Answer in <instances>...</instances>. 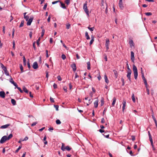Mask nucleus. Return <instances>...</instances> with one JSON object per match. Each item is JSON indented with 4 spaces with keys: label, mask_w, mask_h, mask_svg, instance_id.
Here are the masks:
<instances>
[{
    "label": "nucleus",
    "mask_w": 157,
    "mask_h": 157,
    "mask_svg": "<svg viewBox=\"0 0 157 157\" xmlns=\"http://www.w3.org/2000/svg\"><path fill=\"white\" fill-rule=\"evenodd\" d=\"M24 23V20L22 21H21V24L19 26V27L21 28V27H22L23 26Z\"/></svg>",
    "instance_id": "obj_31"
},
{
    "label": "nucleus",
    "mask_w": 157,
    "mask_h": 157,
    "mask_svg": "<svg viewBox=\"0 0 157 157\" xmlns=\"http://www.w3.org/2000/svg\"><path fill=\"white\" fill-rule=\"evenodd\" d=\"M1 67L4 71L7 70L6 67H5L2 63L1 64Z\"/></svg>",
    "instance_id": "obj_16"
},
{
    "label": "nucleus",
    "mask_w": 157,
    "mask_h": 157,
    "mask_svg": "<svg viewBox=\"0 0 157 157\" xmlns=\"http://www.w3.org/2000/svg\"><path fill=\"white\" fill-rule=\"evenodd\" d=\"M53 87L55 89H56L57 88V85L55 83H54L53 85Z\"/></svg>",
    "instance_id": "obj_56"
},
{
    "label": "nucleus",
    "mask_w": 157,
    "mask_h": 157,
    "mask_svg": "<svg viewBox=\"0 0 157 157\" xmlns=\"http://www.w3.org/2000/svg\"><path fill=\"white\" fill-rule=\"evenodd\" d=\"M71 67L72 68L73 70L74 71H75L76 70V67L75 64L73 63L71 66Z\"/></svg>",
    "instance_id": "obj_8"
},
{
    "label": "nucleus",
    "mask_w": 157,
    "mask_h": 157,
    "mask_svg": "<svg viewBox=\"0 0 157 157\" xmlns=\"http://www.w3.org/2000/svg\"><path fill=\"white\" fill-rule=\"evenodd\" d=\"M110 44V41L109 39H106V42L105 43V46L106 49L107 51L109 49V45Z\"/></svg>",
    "instance_id": "obj_3"
},
{
    "label": "nucleus",
    "mask_w": 157,
    "mask_h": 157,
    "mask_svg": "<svg viewBox=\"0 0 157 157\" xmlns=\"http://www.w3.org/2000/svg\"><path fill=\"white\" fill-rule=\"evenodd\" d=\"M63 89L66 92H67V87L66 86H65L63 87Z\"/></svg>",
    "instance_id": "obj_50"
},
{
    "label": "nucleus",
    "mask_w": 157,
    "mask_h": 157,
    "mask_svg": "<svg viewBox=\"0 0 157 157\" xmlns=\"http://www.w3.org/2000/svg\"><path fill=\"white\" fill-rule=\"evenodd\" d=\"M121 81L122 82V86H124V79L123 78H121Z\"/></svg>",
    "instance_id": "obj_37"
},
{
    "label": "nucleus",
    "mask_w": 157,
    "mask_h": 157,
    "mask_svg": "<svg viewBox=\"0 0 157 157\" xmlns=\"http://www.w3.org/2000/svg\"><path fill=\"white\" fill-rule=\"evenodd\" d=\"M145 87L147 86V80L146 79L143 80Z\"/></svg>",
    "instance_id": "obj_40"
},
{
    "label": "nucleus",
    "mask_w": 157,
    "mask_h": 157,
    "mask_svg": "<svg viewBox=\"0 0 157 157\" xmlns=\"http://www.w3.org/2000/svg\"><path fill=\"white\" fill-rule=\"evenodd\" d=\"M66 28L67 29H70V28L71 27V25H70V24L69 23L66 24Z\"/></svg>",
    "instance_id": "obj_32"
},
{
    "label": "nucleus",
    "mask_w": 157,
    "mask_h": 157,
    "mask_svg": "<svg viewBox=\"0 0 157 157\" xmlns=\"http://www.w3.org/2000/svg\"><path fill=\"white\" fill-rule=\"evenodd\" d=\"M46 57L47 58L49 56L48 55V51L47 50H46Z\"/></svg>",
    "instance_id": "obj_59"
},
{
    "label": "nucleus",
    "mask_w": 157,
    "mask_h": 157,
    "mask_svg": "<svg viewBox=\"0 0 157 157\" xmlns=\"http://www.w3.org/2000/svg\"><path fill=\"white\" fill-rule=\"evenodd\" d=\"M116 101V98H114L113 99V101L112 103V105L113 106H114L115 104Z\"/></svg>",
    "instance_id": "obj_25"
},
{
    "label": "nucleus",
    "mask_w": 157,
    "mask_h": 157,
    "mask_svg": "<svg viewBox=\"0 0 157 157\" xmlns=\"http://www.w3.org/2000/svg\"><path fill=\"white\" fill-rule=\"evenodd\" d=\"M40 40V37H39L38 39L36 41V43L38 46H39V42Z\"/></svg>",
    "instance_id": "obj_46"
},
{
    "label": "nucleus",
    "mask_w": 157,
    "mask_h": 157,
    "mask_svg": "<svg viewBox=\"0 0 157 157\" xmlns=\"http://www.w3.org/2000/svg\"><path fill=\"white\" fill-rule=\"evenodd\" d=\"M60 2L61 4V7L64 9H66V6H65V4L61 2Z\"/></svg>",
    "instance_id": "obj_24"
},
{
    "label": "nucleus",
    "mask_w": 157,
    "mask_h": 157,
    "mask_svg": "<svg viewBox=\"0 0 157 157\" xmlns=\"http://www.w3.org/2000/svg\"><path fill=\"white\" fill-rule=\"evenodd\" d=\"M4 73L6 75L8 76H9V72L7 70L6 71H4Z\"/></svg>",
    "instance_id": "obj_43"
},
{
    "label": "nucleus",
    "mask_w": 157,
    "mask_h": 157,
    "mask_svg": "<svg viewBox=\"0 0 157 157\" xmlns=\"http://www.w3.org/2000/svg\"><path fill=\"white\" fill-rule=\"evenodd\" d=\"M33 67L35 69H36L38 68V65L36 62H35L33 63Z\"/></svg>",
    "instance_id": "obj_9"
},
{
    "label": "nucleus",
    "mask_w": 157,
    "mask_h": 157,
    "mask_svg": "<svg viewBox=\"0 0 157 157\" xmlns=\"http://www.w3.org/2000/svg\"><path fill=\"white\" fill-rule=\"evenodd\" d=\"M33 35V32H32L31 31L30 32L29 34V36L30 38H31L32 37V36Z\"/></svg>",
    "instance_id": "obj_57"
},
{
    "label": "nucleus",
    "mask_w": 157,
    "mask_h": 157,
    "mask_svg": "<svg viewBox=\"0 0 157 157\" xmlns=\"http://www.w3.org/2000/svg\"><path fill=\"white\" fill-rule=\"evenodd\" d=\"M47 3H46L44 7H43V9L44 10H45L46 9V8H47Z\"/></svg>",
    "instance_id": "obj_61"
},
{
    "label": "nucleus",
    "mask_w": 157,
    "mask_h": 157,
    "mask_svg": "<svg viewBox=\"0 0 157 157\" xmlns=\"http://www.w3.org/2000/svg\"><path fill=\"white\" fill-rule=\"evenodd\" d=\"M13 48L14 49H15V41L14 40L13 41Z\"/></svg>",
    "instance_id": "obj_49"
},
{
    "label": "nucleus",
    "mask_w": 157,
    "mask_h": 157,
    "mask_svg": "<svg viewBox=\"0 0 157 157\" xmlns=\"http://www.w3.org/2000/svg\"><path fill=\"white\" fill-rule=\"evenodd\" d=\"M60 2L59 1H56L53 2H52V4H55L58 3V2Z\"/></svg>",
    "instance_id": "obj_60"
},
{
    "label": "nucleus",
    "mask_w": 157,
    "mask_h": 157,
    "mask_svg": "<svg viewBox=\"0 0 157 157\" xmlns=\"http://www.w3.org/2000/svg\"><path fill=\"white\" fill-rule=\"evenodd\" d=\"M27 65H28V67L29 69H30L31 68V67L30 65V64L29 61L27 62Z\"/></svg>",
    "instance_id": "obj_48"
},
{
    "label": "nucleus",
    "mask_w": 157,
    "mask_h": 157,
    "mask_svg": "<svg viewBox=\"0 0 157 157\" xmlns=\"http://www.w3.org/2000/svg\"><path fill=\"white\" fill-rule=\"evenodd\" d=\"M146 90H147V94L149 95V94H150L149 90V89H148L147 86L146 87Z\"/></svg>",
    "instance_id": "obj_55"
},
{
    "label": "nucleus",
    "mask_w": 157,
    "mask_h": 157,
    "mask_svg": "<svg viewBox=\"0 0 157 157\" xmlns=\"http://www.w3.org/2000/svg\"><path fill=\"white\" fill-rule=\"evenodd\" d=\"M10 124H8L4 125H2L1 127V128H6L10 126Z\"/></svg>",
    "instance_id": "obj_15"
},
{
    "label": "nucleus",
    "mask_w": 157,
    "mask_h": 157,
    "mask_svg": "<svg viewBox=\"0 0 157 157\" xmlns=\"http://www.w3.org/2000/svg\"><path fill=\"white\" fill-rule=\"evenodd\" d=\"M104 78L105 80V81L106 82V83L108 84L109 82V81L106 75H104Z\"/></svg>",
    "instance_id": "obj_18"
},
{
    "label": "nucleus",
    "mask_w": 157,
    "mask_h": 157,
    "mask_svg": "<svg viewBox=\"0 0 157 157\" xmlns=\"http://www.w3.org/2000/svg\"><path fill=\"white\" fill-rule=\"evenodd\" d=\"M10 82H11L12 84H13L15 82L13 80V78L11 77L10 79Z\"/></svg>",
    "instance_id": "obj_38"
},
{
    "label": "nucleus",
    "mask_w": 157,
    "mask_h": 157,
    "mask_svg": "<svg viewBox=\"0 0 157 157\" xmlns=\"http://www.w3.org/2000/svg\"><path fill=\"white\" fill-rule=\"evenodd\" d=\"M22 147L21 146H19L18 148L15 151V153H17L19 151L21 148Z\"/></svg>",
    "instance_id": "obj_34"
},
{
    "label": "nucleus",
    "mask_w": 157,
    "mask_h": 157,
    "mask_svg": "<svg viewBox=\"0 0 157 157\" xmlns=\"http://www.w3.org/2000/svg\"><path fill=\"white\" fill-rule=\"evenodd\" d=\"M20 68L21 70V73L23 72V67L22 66V65L21 64L20 65Z\"/></svg>",
    "instance_id": "obj_35"
},
{
    "label": "nucleus",
    "mask_w": 157,
    "mask_h": 157,
    "mask_svg": "<svg viewBox=\"0 0 157 157\" xmlns=\"http://www.w3.org/2000/svg\"><path fill=\"white\" fill-rule=\"evenodd\" d=\"M35 42H34L33 43V47L34 49V50H36V48L35 47Z\"/></svg>",
    "instance_id": "obj_54"
},
{
    "label": "nucleus",
    "mask_w": 157,
    "mask_h": 157,
    "mask_svg": "<svg viewBox=\"0 0 157 157\" xmlns=\"http://www.w3.org/2000/svg\"><path fill=\"white\" fill-rule=\"evenodd\" d=\"M57 78L59 81H61L62 80L61 78L60 75L58 76Z\"/></svg>",
    "instance_id": "obj_53"
},
{
    "label": "nucleus",
    "mask_w": 157,
    "mask_h": 157,
    "mask_svg": "<svg viewBox=\"0 0 157 157\" xmlns=\"http://www.w3.org/2000/svg\"><path fill=\"white\" fill-rule=\"evenodd\" d=\"M13 135L12 134H10L7 137V139L8 140H9L12 138L13 137Z\"/></svg>",
    "instance_id": "obj_29"
},
{
    "label": "nucleus",
    "mask_w": 157,
    "mask_h": 157,
    "mask_svg": "<svg viewBox=\"0 0 157 157\" xmlns=\"http://www.w3.org/2000/svg\"><path fill=\"white\" fill-rule=\"evenodd\" d=\"M45 31L44 29H42V30L41 34V37H42L44 34Z\"/></svg>",
    "instance_id": "obj_36"
},
{
    "label": "nucleus",
    "mask_w": 157,
    "mask_h": 157,
    "mask_svg": "<svg viewBox=\"0 0 157 157\" xmlns=\"http://www.w3.org/2000/svg\"><path fill=\"white\" fill-rule=\"evenodd\" d=\"M66 150L68 151H69L71 149V148L69 146H67L65 147Z\"/></svg>",
    "instance_id": "obj_30"
},
{
    "label": "nucleus",
    "mask_w": 157,
    "mask_h": 157,
    "mask_svg": "<svg viewBox=\"0 0 157 157\" xmlns=\"http://www.w3.org/2000/svg\"><path fill=\"white\" fill-rule=\"evenodd\" d=\"M17 88L18 89V90L21 93H22L23 92V91L22 90H21V88L20 87H18Z\"/></svg>",
    "instance_id": "obj_51"
},
{
    "label": "nucleus",
    "mask_w": 157,
    "mask_h": 157,
    "mask_svg": "<svg viewBox=\"0 0 157 157\" xmlns=\"http://www.w3.org/2000/svg\"><path fill=\"white\" fill-rule=\"evenodd\" d=\"M129 44L131 48H132L133 46H134V43L132 40H131L129 41Z\"/></svg>",
    "instance_id": "obj_13"
},
{
    "label": "nucleus",
    "mask_w": 157,
    "mask_h": 157,
    "mask_svg": "<svg viewBox=\"0 0 157 157\" xmlns=\"http://www.w3.org/2000/svg\"><path fill=\"white\" fill-rule=\"evenodd\" d=\"M70 0H65V2L67 5H68L70 3Z\"/></svg>",
    "instance_id": "obj_44"
},
{
    "label": "nucleus",
    "mask_w": 157,
    "mask_h": 157,
    "mask_svg": "<svg viewBox=\"0 0 157 157\" xmlns=\"http://www.w3.org/2000/svg\"><path fill=\"white\" fill-rule=\"evenodd\" d=\"M37 122H33V124H32L31 126H33L37 124Z\"/></svg>",
    "instance_id": "obj_63"
},
{
    "label": "nucleus",
    "mask_w": 157,
    "mask_h": 157,
    "mask_svg": "<svg viewBox=\"0 0 157 157\" xmlns=\"http://www.w3.org/2000/svg\"><path fill=\"white\" fill-rule=\"evenodd\" d=\"M104 104V99L103 98H102L101 100V106H102Z\"/></svg>",
    "instance_id": "obj_27"
},
{
    "label": "nucleus",
    "mask_w": 157,
    "mask_h": 157,
    "mask_svg": "<svg viewBox=\"0 0 157 157\" xmlns=\"http://www.w3.org/2000/svg\"><path fill=\"white\" fill-rule=\"evenodd\" d=\"M147 16H150L152 15V13L151 12H147L145 13Z\"/></svg>",
    "instance_id": "obj_47"
},
{
    "label": "nucleus",
    "mask_w": 157,
    "mask_h": 157,
    "mask_svg": "<svg viewBox=\"0 0 157 157\" xmlns=\"http://www.w3.org/2000/svg\"><path fill=\"white\" fill-rule=\"evenodd\" d=\"M119 6L121 9H122L123 8V6L122 3V0H119Z\"/></svg>",
    "instance_id": "obj_14"
},
{
    "label": "nucleus",
    "mask_w": 157,
    "mask_h": 157,
    "mask_svg": "<svg viewBox=\"0 0 157 157\" xmlns=\"http://www.w3.org/2000/svg\"><path fill=\"white\" fill-rule=\"evenodd\" d=\"M113 72L114 73L115 77L116 78H117L118 76V73L115 70H113Z\"/></svg>",
    "instance_id": "obj_22"
},
{
    "label": "nucleus",
    "mask_w": 157,
    "mask_h": 157,
    "mask_svg": "<svg viewBox=\"0 0 157 157\" xmlns=\"http://www.w3.org/2000/svg\"><path fill=\"white\" fill-rule=\"evenodd\" d=\"M24 18L25 19L26 21H28V20L29 19V17L28 16H26L24 17Z\"/></svg>",
    "instance_id": "obj_52"
},
{
    "label": "nucleus",
    "mask_w": 157,
    "mask_h": 157,
    "mask_svg": "<svg viewBox=\"0 0 157 157\" xmlns=\"http://www.w3.org/2000/svg\"><path fill=\"white\" fill-rule=\"evenodd\" d=\"M87 69L88 70H90V62H88L87 63Z\"/></svg>",
    "instance_id": "obj_26"
},
{
    "label": "nucleus",
    "mask_w": 157,
    "mask_h": 157,
    "mask_svg": "<svg viewBox=\"0 0 157 157\" xmlns=\"http://www.w3.org/2000/svg\"><path fill=\"white\" fill-rule=\"evenodd\" d=\"M85 36L87 40H88L90 39V37L88 35V32H85Z\"/></svg>",
    "instance_id": "obj_20"
},
{
    "label": "nucleus",
    "mask_w": 157,
    "mask_h": 157,
    "mask_svg": "<svg viewBox=\"0 0 157 157\" xmlns=\"http://www.w3.org/2000/svg\"><path fill=\"white\" fill-rule=\"evenodd\" d=\"M131 59L132 61L134 62L135 60L134 53L132 51L131 52Z\"/></svg>",
    "instance_id": "obj_7"
},
{
    "label": "nucleus",
    "mask_w": 157,
    "mask_h": 157,
    "mask_svg": "<svg viewBox=\"0 0 157 157\" xmlns=\"http://www.w3.org/2000/svg\"><path fill=\"white\" fill-rule=\"evenodd\" d=\"M97 100L94 102V107L95 108H97L98 106V100L97 98H96Z\"/></svg>",
    "instance_id": "obj_11"
},
{
    "label": "nucleus",
    "mask_w": 157,
    "mask_h": 157,
    "mask_svg": "<svg viewBox=\"0 0 157 157\" xmlns=\"http://www.w3.org/2000/svg\"><path fill=\"white\" fill-rule=\"evenodd\" d=\"M23 91H24L25 93H28V91L26 88L25 86H23Z\"/></svg>",
    "instance_id": "obj_21"
},
{
    "label": "nucleus",
    "mask_w": 157,
    "mask_h": 157,
    "mask_svg": "<svg viewBox=\"0 0 157 157\" xmlns=\"http://www.w3.org/2000/svg\"><path fill=\"white\" fill-rule=\"evenodd\" d=\"M54 107L56 108V110L57 111L58 110H59V109H58V108H59V106H58V105H54Z\"/></svg>",
    "instance_id": "obj_45"
},
{
    "label": "nucleus",
    "mask_w": 157,
    "mask_h": 157,
    "mask_svg": "<svg viewBox=\"0 0 157 157\" xmlns=\"http://www.w3.org/2000/svg\"><path fill=\"white\" fill-rule=\"evenodd\" d=\"M6 140H8L7 139V136H4L2 138L0 141V142L1 144H3Z\"/></svg>",
    "instance_id": "obj_4"
},
{
    "label": "nucleus",
    "mask_w": 157,
    "mask_h": 157,
    "mask_svg": "<svg viewBox=\"0 0 157 157\" xmlns=\"http://www.w3.org/2000/svg\"><path fill=\"white\" fill-rule=\"evenodd\" d=\"M61 57L63 60L65 59L66 58V56L64 54H63L62 55Z\"/></svg>",
    "instance_id": "obj_41"
},
{
    "label": "nucleus",
    "mask_w": 157,
    "mask_h": 157,
    "mask_svg": "<svg viewBox=\"0 0 157 157\" xmlns=\"http://www.w3.org/2000/svg\"><path fill=\"white\" fill-rule=\"evenodd\" d=\"M11 102L13 105H15L16 104V101L14 99H12L11 100Z\"/></svg>",
    "instance_id": "obj_19"
},
{
    "label": "nucleus",
    "mask_w": 157,
    "mask_h": 157,
    "mask_svg": "<svg viewBox=\"0 0 157 157\" xmlns=\"http://www.w3.org/2000/svg\"><path fill=\"white\" fill-rule=\"evenodd\" d=\"M94 41V37L93 35L91 36V40H90V45H91L92 44L93 42Z\"/></svg>",
    "instance_id": "obj_17"
},
{
    "label": "nucleus",
    "mask_w": 157,
    "mask_h": 157,
    "mask_svg": "<svg viewBox=\"0 0 157 157\" xmlns=\"http://www.w3.org/2000/svg\"><path fill=\"white\" fill-rule=\"evenodd\" d=\"M131 73L132 71L131 70H129L127 71V77L130 81H131Z\"/></svg>",
    "instance_id": "obj_5"
},
{
    "label": "nucleus",
    "mask_w": 157,
    "mask_h": 157,
    "mask_svg": "<svg viewBox=\"0 0 157 157\" xmlns=\"http://www.w3.org/2000/svg\"><path fill=\"white\" fill-rule=\"evenodd\" d=\"M64 144L63 143H62V146L61 147V149L63 151H64L65 150H66L65 147H64Z\"/></svg>",
    "instance_id": "obj_23"
},
{
    "label": "nucleus",
    "mask_w": 157,
    "mask_h": 157,
    "mask_svg": "<svg viewBox=\"0 0 157 157\" xmlns=\"http://www.w3.org/2000/svg\"><path fill=\"white\" fill-rule=\"evenodd\" d=\"M133 70L134 74V78L135 79H136L138 76V71L136 67L134 65L133 67Z\"/></svg>",
    "instance_id": "obj_1"
},
{
    "label": "nucleus",
    "mask_w": 157,
    "mask_h": 157,
    "mask_svg": "<svg viewBox=\"0 0 157 157\" xmlns=\"http://www.w3.org/2000/svg\"><path fill=\"white\" fill-rule=\"evenodd\" d=\"M152 117L153 120L155 122V124L156 123H157V122L156 120V119L155 118V117L153 115H152Z\"/></svg>",
    "instance_id": "obj_42"
},
{
    "label": "nucleus",
    "mask_w": 157,
    "mask_h": 157,
    "mask_svg": "<svg viewBox=\"0 0 157 157\" xmlns=\"http://www.w3.org/2000/svg\"><path fill=\"white\" fill-rule=\"evenodd\" d=\"M50 100L51 102L53 103L54 102V99L52 98L51 97L50 98Z\"/></svg>",
    "instance_id": "obj_58"
},
{
    "label": "nucleus",
    "mask_w": 157,
    "mask_h": 157,
    "mask_svg": "<svg viewBox=\"0 0 157 157\" xmlns=\"http://www.w3.org/2000/svg\"><path fill=\"white\" fill-rule=\"evenodd\" d=\"M88 29L90 30L92 32L94 30V27H92V28H90L89 26L88 27Z\"/></svg>",
    "instance_id": "obj_39"
},
{
    "label": "nucleus",
    "mask_w": 157,
    "mask_h": 157,
    "mask_svg": "<svg viewBox=\"0 0 157 157\" xmlns=\"http://www.w3.org/2000/svg\"><path fill=\"white\" fill-rule=\"evenodd\" d=\"M126 101L125 100H123V102H122V105H123V106H122V112H124V110L125 109V107L126 106Z\"/></svg>",
    "instance_id": "obj_10"
},
{
    "label": "nucleus",
    "mask_w": 157,
    "mask_h": 157,
    "mask_svg": "<svg viewBox=\"0 0 157 157\" xmlns=\"http://www.w3.org/2000/svg\"><path fill=\"white\" fill-rule=\"evenodd\" d=\"M87 2H86L84 5L83 8L84 10L87 14V15L89 16V10L87 9Z\"/></svg>",
    "instance_id": "obj_2"
},
{
    "label": "nucleus",
    "mask_w": 157,
    "mask_h": 157,
    "mask_svg": "<svg viewBox=\"0 0 157 157\" xmlns=\"http://www.w3.org/2000/svg\"><path fill=\"white\" fill-rule=\"evenodd\" d=\"M132 100L133 102H135L136 100L135 99V98L134 97V94H132Z\"/></svg>",
    "instance_id": "obj_28"
},
{
    "label": "nucleus",
    "mask_w": 157,
    "mask_h": 157,
    "mask_svg": "<svg viewBox=\"0 0 157 157\" xmlns=\"http://www.w3.org/2000/svg\"><path fill=\"white\" fill-rule=\"evenodd\" d=\"M33 19V17H30L29 19L28 20L27 25H30L32 22Z\"/></svg>",
    "instance_id": "obj_6"
},
{
    "label": "nucleus",
    "mask_w": 157,
    "mask_h": 157,
    "mask_svg": "<svg viewBox=\"0 0 157 157\" xmlns=\"http://www.w3.org/2000/svg\"><path fill=\"white\" fill-rule=\"evenodd\" d=\"M28 139V137H27V136H26L24 138V139L23 140H22V141H26V140H27Z\"/></svg>",
    "instance_id": "obj_64"
},
{
    "label": "nucleus",
    "mask_w": 157,
    "mask_h": 157,
    "mask_svg": "<svg viewBox=\"0 0 157 157\" xmlns=\"http://www.w3.org/2000/svg\"><path fill=\"white\" fill-rule=\"evenodd\" d=\"M0 96L2 98H4L5 97V93L3 91L0 92Z\"/></svg>",
    "instance_id": "obj_12"
},
{
    "label": "nucleus",
    "mask_w": 157,
    "mask_h": 157,
    "mask_svg": "<svg viewBox=\"0 0 157 157\" xmlns=\"http://www.w3.org/2000/svg\"><path fill=\"white\" fill-rule=\"evenodd\" d=\"M56 123L57 124H59L61 123V122L59 120L57 119L56 121Z\"/></svg>",
    "instance_id": "obj_33"
},
{
    "label": "nucleus",
    "mask_w": 157,
    "mask_h": 157,
    "mask_svg": "<svg viewBox=\"0 0 157 157\" xmlns=\"http://www.w3.org/2000/svg\"><path fill=\"white\" fill-rule=\"evenodd\" d=\"M3 29V33L4 34L5 33V26H3L2 28Z\"/></svg>",
    "instance_id": "obj_62"
}]
</instances>
